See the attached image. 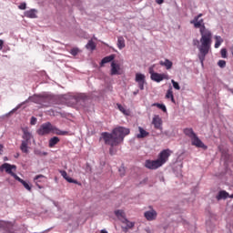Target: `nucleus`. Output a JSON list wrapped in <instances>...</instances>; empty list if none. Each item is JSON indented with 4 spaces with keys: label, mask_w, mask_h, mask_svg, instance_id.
<instances>
[{
    "label": "nucleus",
    "mask_w": 233,
    "mask_h": 233,
    "mask_svg": "<svg viewBox=\"0 0 233 233\" xmlns=\"http://www.w3.org/2000/svg\"><path fill=\"white\" fill-rule=\"evenodd\" d=\"M203 14H199L195 16L193 20L190 21L191 25H194L195 28H200V43L201 45L198 46L199 55L198 59L203 66V62L205 61V57L208 52H210V48L212 46V31L205 26V22L203 18Z\"/></svg>",
    "instance_id": "nucleus-1"
},
{
    "label": "nucleus",
    "mask_w": 233,
    "mask_h": 233,
    "mask_svg": "<svg viewBox=\"0 0 233 233\" xmlns=\"http://www.w3.org/2000/svg\"><path fill=\"white\" fill-rule=\"evenodd\" d=\"M152 106H157V108H159L160 110H162V112H165V114H167V106H165L164 104L154 103L152 104Z\"/></svg>",
    "instance_id": "nucleus-30"
},
{
    "label": "nucleus",
    "mask_w": 233,
    "mask_h": 233,
    "mask_svg": "<svg viewBox=\"0 0 233 233\" xmlns=\"http://www.w3.org/2000/svg\"><path fill=\"white\" fill-rule=\"evenodd\" d=\"M60 139L57 137H54L49 139V148H54L55 145H57L59 143Z\"/></svg>",
    "instance_id": "nucleus-25"
},
{
    "label": "nucleus",
    "mask_w": 233,
    "mask_h": 233,
    "mask_svg": "<svg viewBox=\"0 0 233 233\" xmlns=\"http://www.w3.org/2000/svg\"><path fill=\"white\" fill-rule=\"evenodd\" d=\"M96 45L95 44L94 40H89L86 46L87 50H96Z\"/></svg>",
    "instance_id": "nucleus-29"
},
{
    "label": "nucleus",
    "mask_w": 233,
    "mask_h": 233,
    "mask_svg": "<svg viewBox=\"0 0 233 233\" xmlns=\"http://www.w3.org/2000/svg\"><path fill=\"white\" fill-rule=\"evenodd\" d=\"M38 136H46L48 134H56V136H68V131H62L54 127L50 122L44 123L37 130Z\"/></svg>",
    "instance_id": "nucleus-3"
},
{
    "label": "nucleus",
    "mask_w": 233,
    "mask_h": 233,
    "mask_svg": "<svg viewBox=\"0 0 233 233\" xmlns=\"http://www.w3.org/2000/svg\"><path fill=\"white\" fill-rule=\"evenodd\" d=\"M37 10L31 9L25 13V17H29V19H35L37 17Z\"/></svg>",
    "instance_id": "nucleus-17"
},
{
    "label": "nucleus",
    "mask_w": 233,
    "mask_h": 233,
    "mask_svg": "<svg viewBox=\"0 0 233 233\" xmlns=\"http://www.w3.org/2000/svg\"><path fill=\"white\" fill-rule=\"evenodd\" d=\"M139 134L137 135V137L138 139H143V137H147L149 136L150 133H148L147 130H145L143 127H138Z\"/></svg>",
    "instance_id": "nucleus-18"
},
{
    "label": "nucleus",
    "mask_w": 233,
    "mask_h": 233,
    "mask_svg": "<svg viewBox=\"0 0 233 233\" xmlns=\"http://www.w3.org/2000/svg\"><path fill=\"white\" fill-rule=\"evenodd\" d=\"M228 198V193L225 190L219 191L218 195L217 196V199H227Z\"/></svg>",
    "instance_id": "nucleus-28"
},
{
    "label": "nucleus",
    "mask_w": 233,
    "mask_h": 233,
    "mask_svg": "<svg viewBox=\"0 0 233 233\" xmlns=\"http://www.w3.org/2000/svg\"><path fill=\"white\" fill-rule=\"evenodd\" d=\"M24 141H30L32 139V133L28 131V129H24V135H23Z\"/></svg>",
    "instance_id": "nucleus-24"
},
{
    "label": "nucleus",
    "mask_w": 233,
    "mask_h": 233,
    "mask_svg": "<svg viewBox=\"0 0 233 233\" xmlns=\"http://www.w3.org/2000/svg\"><path fill=\"white\" fill-rule=\"evenodd\" d=\"M45 179H46V177H45V175H37L34 177V182L35 183L36 187L41 189L43 188V187L39 185V183H43Z\"/></svg>",
    "instance_id": "nucleus-14"
},
{
    "label": "nucleus",
    "mask_w": 233,
    "mask_h": 233,
    "mask_svg": "<svg viewBox=\"0 0 233 233\" xmlns=\"http://www.w3.org/2000/svg\"><path fill=\"white\" fill-rule=\"evenodd\" d=\"M185 136H187V137H190L191 139L193 137H196V133L194 132V129L187 127L184 129Z\"/></svg>",
    "instance_id": "nucleus-19"
},
{
    "label": "nucleus",
    "mask_w": 233,
    "mask_h": 233,
    "mask_svg": "<svg viewBox=\"0 0 233 233\" xmlns=\"http://www.w3.org/2000/svg\"><path fill=\"white\" fill-rule=\"evenodd\" d=\"M221 54V57H223L224 59H227V49L226 48H222L220 51Z\"/></svg>",
    "instance_id": "nucleus-37"
},
{
    "label": "nucleus",
    "mask_w": 233,
    "mask_h": 233,
    "mask_svg": "<svg viewBox=\"0 0 233 233\" xmlns=\"http://www.w3.org/2000/svg\"><path fill=\"white\" fill-rule=\"evenodd\" d=\"M144 217L146 218V219L147 221H154L157 218V212L156 210H154V209H151L149 211H146L144 213Z\"/></svg>",
    "instance_id": "nucleus-11"
},
{
    "label": "nucleus",
    "mask_w": 233,
    "mask_h": 233,
    "mask_svg": "<svg viewBox=\"0 0 233 233\" xmlns=\"http://www.w3.org/2000/svg\"><path fill=\"white\" fill-rule=\"evenodd\" d=\"M121 66L118 64H116L115 62L111 63V76H120L121 72Z\"/></svg>",
    "instance_id": "nucleus-12"
},
{
    "label": "nucleus",
    "mask_w": 233,
    "mask_h": 233,
    "mask_svg": "<svg viewBox=\"0 0 233 233\" xmlns=\"http://www.w3.org/2000/svg\"><path fill=\"white\" fill-rule=\"evenodd\" d=\"M30 123L31 125H35L37 123V118H35V116H32Z\"/></svg>",
    "instance_id": "nucleus-41"
},
{
    "label": "nucleus",
    "mask_w": 233,
    "mask_h": 233,
    "mask_svg": "<svg viewBox=\"0 0 233 233\" xmlns=\"http://www.w3.org/2000/svg\"><path fill=\"white\" fill-rule=\"evenodd\" d=\"M20 149L24 154H28V142L23 140L20 146Z\"/></svg>",
    "instance_id": "nucleus-27"
},
{
    "label": "nucleus",
    "mask_w": 233,
    "mask_h": 233,
    "mask_svg": "<svg viewBox=\"0 0 233 233\" xmlns=\"http://www.w3.org/2000/svg\"><path fill=\"white\" fill-rule=\"evenodd\" d=\"M15 170H17V167L15 165H11L9 163H4L2 166H0V172H6V174H10L15 179L16 177H19L15 173Z\"/></svg>",
    "instance_id": "nucleus-4"
},
{
    "label": "nucleus",
    "mask_w": 233,
    "mask_h": 233,
    "mask_svg": "<svg viewBox=\"0 0 233 233\" xmlns=\"http://www.w3.org/2000/svg\"><path fill=\"white\" fill-rule=\"evenodd\" d=\"M145 167L149 170H157V168H159V167H162V166L159 160L157 159V160H146Z\"/></svg>",
    "instance_id": "nucleus-6"
},
{
    "label": "nucleus",
    "mask_w": 233,
    "mask_h": 233,
    "mask_svg": "<svg viewBox=\"0 0 233 233\" xmlns=\"http://www.w3.org/2000/svg\"><path fill=\"white\" fill-rule=\"evenodd\" d=\"M116 45H117V48H119V50H123V48H125V46H126L125 38L123 36H118Z\"/></svg>",
    "instance_id": "nucleus-22"
},
{
    "label": "nucleus",
    "mask_w": 233,
    "mask_h": 233,
    "mask_svg": "<svg viewBox=\"0 0 233 233\" xmlns=\"http://www.w3.org/2000/svg\"><path fill=\"white\" fill-rule=\"evenodd\" d=\"M159 65L160 66H165L167 70H170V68H172L174 64L172 63V61L166 58L165 61L161 60L159 62Z\"/></svg>",
    "instance_id": "nucleus-15"
},
{
    "label": "nucleus",
    "mask_w": 233,
    "mask_h": 233,
    "mask_svg": "<svg viewBox=\"0 0 233 233\" xmlns=\"http://www.w3.org/2000/svg\"><path fill=\"white\" fill-rule=\"evenodd\" d=\"M4 45H5V42L0 39V50H3Z\"/></svg>",
    "instance_id": "nucleus-43"
},
{
    "label": "nucleus",
    "mask_w": 233,
    "mask_h": 233,
    "mask_svg": "<svg viewBox=\"0 0 233 233\" xmlns=\"http://www.w3.org/2000/svg\"><path fill=\"white\" fill-rule=\"evenodd\" d=\"M135 81L138 83V88H140V90H145V75L137 73Z\"/></svg>",
    "instance_id": "nucleus-8"
},
{
    "label": "nucleus",
    "mask_w": 233,
    "mask_h": 233,
    "mask_svg": "<svg viewBox=\"0 0 233 233\" xmlns=\"http://www.w3.org/2000/svg\"><path fill=\"white\" fill-rule=\"evenodd\" d=\"M215 48H219V46H221V43H223V38H221V36H215Z\"/></svg>",
    "instance_id": "nucleus-31"
},
{
    "label": "nucleus",
    "mask_w": 233,
    "mask_h": 233,
    "mask_svg": "<svg viewBox=\"0 0 233 233\" xmlns=\"http://www.w3.org/2000/svg\"><path fill=\"white\" fill-rule=\"evenodd\" d=\"M16 181H19V183H21L23 187H25V189L28 190L29 192L32 191V187L26 181L23 180L21 177H16Z\"/></svg>",
    "instance_id": "nucleus-21"
},
{
    "label": "nucleus",
    "mask_w": 233,
    "mask_h": 233,
    "mask_svg": "<svg viewBox=\"0 0 233 233\" xmlns=\"http://www.w3.org/2000/svg\"><path fill=\"white\" fill-rule=\"evenodd\" d=\"M199 43H200V45H199ZM193 45H194V46H198V48H199V46H201V40L194 39Z\"/></svg>",
    "instance_id": "nucleus-38"
},
{
    "label": "nucleus",
    "mask_w": 233,
    "mask_h": 233,
    "mask_svg": "<svg viewBox=\"0 0 233 233\" xmlns=\"http://www.w3.org/2000/svg\"><path fill=\"white\" fill-rule=\"evenodd\" d=\"M166 99H171L172 103H176V99H174V92L172 91V87H170L166 94Z\"/></svg>",
    "instance_id": "nucleus-23"
},
{
    "label": "nucleus",
    "mask_w": 233,
    "mask_h": 233,
    "mask_svg": "<svg viewBox=\"0 0 233 233\" xmlns=\"http://www.w3.org/2000/svg\"><path fill=\"white\" fill-rule=\"evenodd\" d=\"M45 98H40V101H44Z\"/></svg>",
    "instance_id": "nucleus-47"
},
{
    "label": "nucleus",
    "mask_w": 233,
    "mask_h": 233,
    "mask_svg": "<svg viewBox=\"0 0 233 233\" xmlns=\"http://www.w3.org/2000/svg\"><path fill=\"white\" fill-rule=\"evenodd\" d=\"M137 94H139V90L134 92V96H137Z\"/></svg>",
    "instance_id": "nucleus-46"
},
{
    "label": "nucleus",
    "mask_w": 233,
    "mask_h": 233,
    "mask_svg": "<svg viewBox=\"0 0 233 233\" xmlns=\"http://www.w3.org/2000/svg\"><path fill=\"white\" fill-rule=\"evenodd\" d=\"M130 134V129L123 127H118L113 129L112 133L103 132L101 134V138L104 140L105 145H109V154L110 156H116L117 150L114 148L117 147L120 143H123L126 136Z\"/></svg>",
    "instance_id": "nucleus-2"
},
{
    "label": "nucleus",
    "mask_w": 233,
    "mask_h": 233,
    "mask_svg": "<svg viewBox=\"0 0 233 233\" xmlns=\"http://www.w3.org/2000/svg\"><path fill=\"white\" fill-rule=\"evenodd\" d=\"M94 39L96 41L97 40V38H96V36H94Z\"/></svg>",
    "instance_id": "nucleus-48"
},
{
    "label": "nucleus",
    "mask_w": 233,
    "mask_h": 233,
    "mask_svg": "<svg viewBox=\"0 0 233 233\" xmlns=\"http://www.w3.org/2000/svg\"><path fill=\"white\" fill-rule=\"evenodd\" d=\"M191 145H193V147H197L198 148L207 149V146H205L203 141H201V139L198 137V135H196L193 138H191Z\"/></svg>",
    "instance_id": "nucleus-9"
},
{
    "label": "nucleus",
    "mask_w": 233,
    "mask_h": 233,
    "mask_svg": "<svg viewBox=\"0 0 233 233\" xmlns=\"http://www.w3.org/2000/svg\"><path fill=\"white\" fill-rule=\"evenodd\" d=\"M18 8L19 10H26V3H21L19 5H18Z\"/></svg>",
    "instance_id": "nucleus-39"
},
{
    "label": "nucleus",
    "mask_w": 233,
    "mask_h": 233,
    "mask_svg": "<svg viewBox=\"0 0 233 233\" xmlns=\"http://www.w3.org/2000/svg\"><path fill=\"white\" fill-rule=\"evenodd\" d=\"M152 81H155L156 83H161L164 79H168V75L167 74H159L156 73L153 74L152 76H150Z\"/></svg>",
    "instance_id": "nucleus-10"
},
{
    "label": "nucleus",
    "mask_w": 233,
    "mask_h": 233,
    "mask_svg": "<svg viewBox=\"0 0 233 233\" xmlns=\"http://www.w3.org/2000/svg\"><path fill=\"white\" fill-rule=\"evenodd\" d=\"M120 176H125V167H120L119 168Z\"/></svg>",
    "instance_id": "nucleus-42"
},
{
    "label": "nucleus",
    "mask_w": 233,
    "mask_h": 233,
    "mask_svg": "<svg viewBox=\"0 0 233 233\" xmlns=\"http://www.w3.org/2000/svg\"><path fill=\"white\" fill-rule=\"evenodd\" d=\"M70 54L71 56H77L79 54V48L77 47L72 48L70 51Z\"/></svg>",
    "instance_id": "nucleus-33"
},
{
    "label": "nucleus",
    "mask_w": 233,
    "mask_h": 233,
    "mask_svg": "<svg viewBox=\"0 0 233 233\" xmlns=\"http://www.w3.org/2000/svg\"><path fill=\"white\" fill-rule=\"evenodd\" d=\"M123 225H126V230H128L129 228H134V226L136 225V223L134 222H130L129 220H127V218L122 220Z\"/></svg>",
    "instance_id": "nucleus-26"
},
{
    "label": "nucleus",
    "mask_w": 233,
    "mask_h": 233,
    "mask_svg": "<svg viewBox=\"0 0 233 233\" xmlns=\"http://www.w3.org/2000/svg\"><path fill=\"white\" fill-rule=\"evenodd\" d=\"M148 72L150 74V77H152V76H154V74H157L155 71H154V66H150L148 68Z\"/></svg>",
    "instance_id": "nucleus-40"
},
{
    "label": "nucleus",
    "mask_w": 233,
    "mask_h": 233,
    "mask_svg": "<svg viewBox=\"0 0 233 233\" xmlns=\"http://www.w3.org/2000/svg\"><path fill=\"white\" fill-rule=\"evenodd\" d=\"M164 1H165V0H156V3H157V5H163Z\"/></svg>",
    "instance_id": "nucleus-44"
},
{
    "label": "nucleus",
    "mask_w": 233,
    "mask_h": 233,
    "mask_svg": "<svg viewBox=\"0 0 233 233\" xmlns=\"http://www.w3.org/2000/svg\"><path fill=\"white\" fill-rule=\"evenodd\" d=\"M115 216L123 223L124 219H127V215L125 214V211L121 209H117L115 211Z\"/></svg>",
    "instance_id": "nucleus-16"
},
{
    "label": "nucleus",
    "mask_w": 233,
    "mask_h": 233,
    "mask_svg": "<svg viewBox=\"0 0 233 233\" xmlns=\"http://www.w3.org/2000/svg\"><path fill=\"white\" fill-rule=\"evenodd\" d=\"M100 233H108V231H106V229H102Z\"/></svg>",
    "instance_id": "nucleus-45"
},
{
    "label": "nucleus",
    "mask_w": 233,
    "mask_h": 233,
    "mask_svg": "<svg viewBox=\"0 0 233 233\" xmlns=\"http://www.w3.org/2000/svg\"><path fill=\"white\" fill-rule=\"evenodd\" d=\"M60 174H61L62 177H64V179H66V181L67 183H74L75 185H77V180L73 179L72 177H68V173H66V171L60 170Z\"/></svg>",
    "instance_id": "nucleus-13"
},
{
    "label": "nucleus",
    "mask_w": 233,
    "mask_h": 233,
    "mask_svg": "<svg viewBox=\"0 0 233 233\" xmlns=\"http://www.w3.org/2000/svg\"><path fill=\"white\" fill-rule=\"evenodd\" d=\"M114 55L104 57L100 63V66H104V65H106V63H111V61H114Z\"/></svg>",
    "instance_id": "nucleus-20"
},
{
    "label": "nucleus",
    "mask_w": 233,
    "mask_h": 233,
    "mask_svg": "<svg viewBox=\"0 0 233 233\" xmlns=\"http://www.w3.org/2000/svg\"><path fill=\"white\" fill-rule=\"evenodd\" d=\"M152 125H154L157 130H163V119L158 115H155L152 120Z\"/></svg>",
    "instance_id": "nucleus-7"
},
{
    "label": "nucleus",
    "mask_w": 233,
    "mask_h": 233,
    "mask_svg": "<svg viewBox=\"0 0 233 233\" xmlns=\"http://www.w3.org/2000/svg\"><path fill=\"white\" fill-rule=\"evenodd\" d=\"M171 83L176 90H181V86H179V84L177 82H176L175 80H171Z\"/></svg>",
    "instance_id": "nucleus-35"
},
{
    "label": "nucleus",
    "mask_w": 233,
    "mask_h": 233,
    "mask_svg": "<svg viewBox=\"0 0 233 233\" xmlns=\"http://www.w3.org/2000/svg\"><path fill=\"white\" fill-rule=\"evenodd\" d=\"M74 99L76 103H79V101H82L83 99H85V96L83 95H76L74 96Z\"/></svg>",
    "instance_id": "nucleus-32"
},
{
    "label": "nucleus",
    "mask_w": 233,
    "mask_h": 233,
    "mask_svg": "<svg viewBox=\"0 0 233 233\" xmlns=\"http://www.w3.org/2000/svg\"><path fill=\"white\" fill-rule=\"evenodd\" d=\"M117 108L118 110H120V112H122V114H127V109H125V107L122 105L117 104Z\"/></svg>",
    "instance_id": "nucleus-36"
},
{
    "label": "nucleus",
    "mask_w": 233,
    "mask_h": 233,
    "mask_svg": "<svg viewBox=\"0 0 233 233\" xmlns=\"http://www.w3.org/2000/svg\"><path fill=\"white\" fill-rule=\"evenodd\" d=\"M172 155V151L170 149H164L162 150L159 155L157 160L159 161L160 165L163 167L165 163L168 161V158Z\"/></svg>",
    "instance_id": "nucleus-5"
},
{
    "label": "nucleus",
    "mask_w": 233,
    "mask_h": 233,
    "mask_svg": "<svg viewBox=\"0 0 233 233\" xmlns=\"http://www.w3.org/2000/svg\"><path fill=\"white\" fill-rule=\"evenodd\" d=\"M218 66H219L220 68H225V67L227 66V61H225V60H219V61L218 62Z\"/></svg>",
    "instance_id": "nucleus-34"
}]
</instances>
